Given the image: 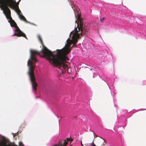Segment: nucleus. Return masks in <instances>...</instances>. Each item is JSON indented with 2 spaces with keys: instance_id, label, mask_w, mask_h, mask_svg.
Masks as SVG:
<instances>
[{
  "instance_id": "11",
  "label": "nucleus",
  "mask_w": 146,
  "mask_h": 146,
  "mask_svg": "<svg viewBox=\"0 0 146 146\" xmlns=\"http://www.w3.org/2000/svg\"><path fill=\"white\" fill-rule=\"evenodd\" d=\"M104 19V18L103 17L102 19H100V20L101 21H103V20Z\"/></svg>"
},
{
  "instance_id": "7",
  "label": "nucleus",
  "mask_w": 146,
  "mask_h": 146,
  "mask_svg": "<svg viewBox=\"0 0 146 146\" xmlns=\"http://www.w3.org/2000/svg\"><path fill=\"white\" fill-rule=\"evenodd\" d=\"M100 137L101 138V139H103V140H104V142H103V143H102V145H105L106 144V140H105L104 139H103L102 137Z\"/></svg>"
},
{
  "instance_id": "9",
  "label": "nucleus",
  "mask_w": 146,
  "mask_h": 146,
  "mask_svg": "<svg viewBox=\"0 0 146 146\" xmlns=\"http://www.w3.org/2000/svg\"><path fill=\"white\" fill-rule=\"evenodd\" d=\"M13 137H14L15 135H17L18 134V132H17V133H16L15 135V134L13 133Z\"/></svg>"
},
{
  "instance_id": "6",
  "label": "nucleus",
  "mask_w": 146,
  "mask_h": 146,
  "mask_svg": "<svg viewBox=\"0 0 146 146\" xmlns=\"http://www.w3.org/2000/svg\"><path fill=\"white\" fill-rule=\"evenodd\" d=\"M70 141V140L68 138H66L65 139H64V146L68 144V142Z\"/></svg>"
},
{
  "instance_id": "3",
  "label": "nucleus",
  "mask_w": 146,
  "mask_h": 146,
  "mask_svg": "<svg viewBox=\"0 0 146 146\" xmlns=\"http://www.w3.org/2000/svg\"><path fill=\"white\" fill-rule=\"evenodd\" d=\"M15 3V1H14V0H0V7L7 19H9L8 22L10 23L11 27L16 28L15 30V32L13 36H22L27 39L26 35L20 29L11 17V10L9 7L11 9L14 8Z\"/></svg>"
},
{
  "instance_id": "10",
  "label": "nucleus",
  "mask_w": 146,
  "mask_h": 146,
  "mask_svg": "<svg viewBox=\"0 0 146 146\" xmlns=\"http://www.w3.org/2000/svg\"><path fill=\"white\" fill-rule=\"evenodd\" d=\"M94 138H96L97 137H99L97 135H96L94 133Z\"/></svg>"
},
{
  "instance_id": "14",
  "label": "nucleus",
  "mask_w": 146,
  "mask_h": 146,
  "mask_svg": "<svg viewBox=\"0 0 146 146\" xmlns=\"http://www.w3.org/2000/svg\"><path fill=\"white\" fill-rule=\"evenodd\" d=\"M70 146H72V145H70Z\"/></svg>"
},
{
  "instance_id": "1",
  "label": "nucleus",
  "mask_w": 146,
  "mask_h": 146,
  "mask_svg": "<svg viewBox=\"0 0 146 146\" xmlns=\"http://www.w3.org/2000/svg\"><path fill=\"white\" fill-rule=\"evenodd\" d=\"M38 38L42 46V50L40 52L31 50L30 57L28 62V66H29L28 74L32 84L33 91L35 94L37 91V84L35 81L34 70L35 67L34 64L37 62L36 57V55H39L41 52L43 53V57L48 60L50 63L53 64L55 66H58L62 70V74L64 73L62 69L64 68V47L62 49H57L56 53L55 54H54L44 46L40 35H38Z\"/></svg>"
},
{
  "instance_id": "2",
  "label": "nucleus",
  "mask_w": 146,
  "mask_h": 146,
  "mask_svg": "<svg viewBox=\"0 0 146 146\" xmlns=\"http://www.w3.org/2000/svg\"><path fill=\"white\" fill-rule=\"evenodd\" d=\"M76 23H77L78 31L76 27L74 30L70 33V38L67 40V43L64 46L65 48L70 49V52L73 47H77L76 43L78 42L80 35L82 36L83 35H87L88 34V28L83 24L82 19L80 17L78 12L77 20Z\"/></svg>"
},
{
  "instance_id": "12",
  "label": "nucleus",
  "mask_w": 146,
  "mask_h": 146,
  "mask_svg": "<svg viewBox=\"0 0 146 146\" xmlns=\"http://www.w3.org/2000/svg\"><path fill=\"white\" fill-rule=\"evenodd\" d=\"M81 145H82V146H83V145L82 144V143H81Z\"/></svg>"
},
{
  "instance_id": "4",
  "label": "nucleus",
  "mask_w": 146,
  "mask_h": 146,
  "mask_svg": "<svg viewBox=\"0 0 146 146\" xmlns=\"http://www.w3.org/2000/svg\"><path fill=\"white\" fill-rule=\"evenodd\" d=\"M64 47V72L67 71L68 73H70L71 72L69 70H70V68H69L70 63L66 61L69 60V58L66 55L68 54L70 52V50L68 48H65Z\"/></svg>"
},
{
  "instance_id": "8",
  "label": "nucleus",
  "mask_w": 146,
  "mask_h": 146,
  "mask_svg": "<svg viewBox=\"0 0 146 146\" xmlns=\"http://www.w3.org/2000/svg\"><path fill=\"white\" fill-rule=\"evenodd\" d=\"M68 139H69L70 140V145H71L70 144H71V142L73 140V139L72 138H71V137H70V138H68Z\"/></svg>"
},
{
  "instance_id": "5",
  "label": "nucleus",
  "mask_w": 146,
  "mask_h": 146,
  "mask_svg": "<svg viewBox=\"0 0 146 146\" xmlns=\"http://www.w3.org/2000/svg\"><path fill=\"white\" fill-rule=\"evenodd\" d=\"M17 13L19 15V16L20 18L22 20L27 22H28L27 21L26 19L25 18V17L22 15L21 14V11L19 9L17 11Z\"/></svg>"
},
{
  "instance_id": "13",
  "label": "nucleus",
  "mask_w": 146,
  "mask_h": 146,
  "mask_svg": "<svg viewBox=\"0 0 146 146\" xmlns=\"http://www.w3.org/2000/svg\"><path fill=\"white\" fill-rule=\"evenodd\" d=\"M72 8H73V7H72ZM73 8V10H74V11H75V9H74L73 8Z\"/></svg>"
}]
</instances>
